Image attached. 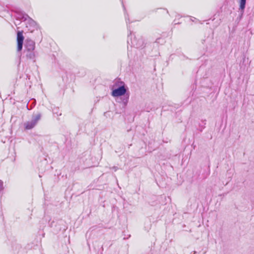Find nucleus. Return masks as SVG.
Instances as JSON below:
<instances>
[{
	"label": "nucleus",
	"mask_w": 254,
	"mask_h": 254,
	"mask_svg": "<svg viewBox=\"0 0 254 254\" xmlns=\"http://www.w3.org/2000/svg\"><path fill=\"white\" fill-rule=\"evenodd\" d=\"M122 5H123V7L124 8V12H125V19H126V22L127 23V24L128 23H130L129 22V18H128V16L127 14H126V8L124 6V4L123 3V2H122Z\"/></svg>",
	"instance_id": "f8f14e48"
},
{
	"label": "nucleus",
	"mask_w": 254,
	"mask_h": 254,
	"mask_svg": "<svg viewBox=\"0 0 254 254\" xmlns=\"http://www.w3.org/2000/svg\"><path fill=\"white\" fill-rule=\"evenodd\" d=\"M201 123L199 125V130L202 131L203 129L205 127V125H206V120H201Z\"/></svg>",
	"instance_id": "9b49d317"
},
{
	"label": "nucleus",
	"mask_w": 254,
	"mask_h": 254,
	"mask_svg": "<svg viewBox=\"0 0 254 254\" xmlns=\"http://www.w3.org/2000/svg\"><path fill=\"white\" fill-rule=\"evenodd\" d=\"M246 0H240L239 9L240 10L241 12L242 13L244 12V9L246 7Z\"/></svg>",
	"instance_id": "9d476101"
},
{
	"label": "nucleus",
	"mask_w": 254,
	"mask_h": 254,
	"mask_svg": "<svg viewBox=\"0 0 254 254\" xmlns=\"http://www.w3.org/2000/svg\"><path fill=\"white\" fill-rule=\"evenodd\" d=\"M111 95L114 97H117V101L123 104L125 107L128 102L129 98V93L128 88L123 81H117L111 87Z\"/></svg>",
	"instance_id": "f257e3e1"
},
{
	"label": "nucleus",
	"mask_w": 254,
	"mask_h": 254,
	"mask_svg": "<svg viewBox=\"0 0 254 254\" xmlns=\"http://www.w3.org/2000/svg\"><path fill=\"white\" fill-rule=\"evenodd\" d=\"M36 105V100H34L32 101L30 108H28V105H27L28 110H31Z\"/></svg>",
	"instance_id": "ddd939ff"
},
{
	"label": "nucleus",
	"mask_w": 254,
	"mask_h": 254,
	"mask_svg": "<svg viewBox=\"0 0 254 254\" xmlns=\"http://www.w3.org/2000/svg\"><path fill=\"white\" fill-rule=\"evenodd\" d=\"M127 29L129 31V35H128L127 38V44L131 46V47H133L135 48H141L144 45V40L141 38L139 37L137 38L135 36L132 35V32L128 29V27L127 26Z\"/></svg>",
	"instance_id": "f03ea898"
},
{
	"label": "nucleus",
	"mask_w": 254,
	"mask_h": 254,
	"mask_svg": "<svg viewBox=\"0 0 254 254\" xmlns=\"http://www.w3.org/2000/svg\"><path fill=\"white\" fill-rule=\"evenodd\" d=\"M64 222L62 220H58V221H52L51 222H49V226L51 227H55L56 230L57 231H60L62 229V228L61 227H58V224H61L63 223Z\"/></svg>",
	"instance_id": "6e6552de"
},
{
	"label": "nucleus",
	"mask_w": 254,
	"mask_h": 254,
	"mask_svg": "<svg viewBox=\"0 0 254 254\" xmlns=\"http://www.w3.org/2000/svg\"><path fill=\"white\" fill-rule=\"evenodd\" d=\"M174 24H179V23H180L179 22H177V21H176V20H175L174 21Z\"/></svg>",
	"instance_id": "a211bd4d"
},
{
	"label": "nucleus",
	"mask_w": 254,
	"mask_h": 254,
	"mask_svg": "<svg viewBox=\"0 0 254 254\" xmlns=\"http://www.w3.org/2000/svg\"><path fill=\"white\" fill-rule=\"evenodd\" d=\"M41 114L38 113L32 116L31 121L25 122L24 124L26 129H31L34 128L37 124L38 122L41 118Z\"/></svg>",
	"instance_id": "7ed1b4c3"
},
{
	"label": "nucleus",
	"mask_w": 254,
	"mask_h": 254,
	"mask_svg": "<svg viewBox=\"0 0 254 254\" xmlns=\"http://www.w3.org/2000/svg\"><path fill=\"white\" fill-rule=\"evenodd\" d=\"M53 113H54V114H58V113H57V111H56V112H55L54 111H53Z\"/></svg>",
	"instance_id": "aec40b11"
},
{
	"label": "nucleus",
	"mask_w": 254,
	"mask_h": 254,
	"mask_svg": "<svg viewBox=\"0 0 254 254\" xmlns=\"http://www.w3.org/2000/svg\"><path fill=\"white\" fill-rule=\"evenodd\" d=\"M188 57H187L186 56H185L184 55H182L181 56H180V59L181 60H185L186 59H188Z\"/></svg>",
	"instance_id": "dca6fc26"
},
{
	"label": "nucleus",
	"mask_w": 254,
	"mask_h": 254,
	"mask_svg": "<svg viewBox=\"0 0 254 254\" xmlns=\"http://www.w3.org/2000/svg\"><path fill=\"white\" fill-rule=\"evenodd\" d=\"M160 41H163V40L161 38H158L156 39L155 42L157 43H159L160 42Z\"/></svg>",
	"instance_id": "f3484780"
},
{
	"label": "nucleus",
	"mask_w": 254,
	"mask_h": 254,
	"mask_svg": "<svg viewBox=\"0 0 254 254\" xmlns=\"http://www.w3.org/2000/svg\"><path fill=\"white\" fill-rule=\"evenodd\" d=\"M34 51V50L24 51V53L27 59L30 60H34L35 59V55Z\"/></svg>",
	"instance_id": "1a4fd4ad"
},
{
	"label": "nucleus",
	"mask_w": 254,
	"mask_h": 254,
	"mask_svg": "<svg viewBox=\"0 0 254 254\" xmlns=\"http://www.w3.org/2000/svg\"><path fill=\"white\" fill-rule=\"evenodd\" d=\"M62 115L61 113H60L59 114H57V116H61Z\"/></svg>",
	"instance_id": "412c9836"
},
{
	"label": "nucleus",
	"mask_w": 254,
	"mask_h": 254,
	"mask_svg": "<svg viewBox=\"0 0 254 254\" xmlns=\"http://www.w3.org/2000/svg\"><path fill=\"white\" fill-rule=\"evenodd\" d=\"M25 22L26 27L30 32H33L35 29H37L38 25L36 22L30 17Z\"/></svg>",
	"instance_id": "20e7f679"
},
{
	"label": "nucleus",
	"mask_w": 254,
	"mask_h": 254,
	"mask_svg": "<svg viewBox=\"0 0 254 254\" xmlns=\"http://www.w3.org/2000/svg\"><path fill=\"white\" fill-rule=\"evenodd\" d=\"M24 38L22 34V31H18L17 34V51H21L22 49L23 41Z\"/></svg>",
	"instance_id": "39448f33"
},
{
	"label": "nucleus",
	"mask_w": 254,
	"mask_h": 254,
	"mask_svg": "<svg viewBox=\"0 0 254 254\" xmlns=\"http://www.w3.org/2000/svg\"><path fill=\"white\" fill-rule=\"evenodd\" d=\"M114 169L116 171L117 170V167H114Z\"/></svg>",
	"instance_id": "6ab92c4d"
},
{
	"label": "nucleus",
	"mask_w": 254,
	"mask_h": 254,
	"mask_svg": "<svg viewBox=\"0 0 254 254\" xmlns=\"http://www.w3.org/2000/svg\"><path fill=\"white\" fill-rule=\"evenodd\" d=\"M28 14L21 11L16 12L15 18L16 20L26 21L29 18Z\"/></svg>",
	"instance_id": "0eeeda50"
},
{
	"label": "nucleus",
	"mask_w": 254,
	"mask_h": 254,
	"mask_svg": "<svg viewBox=\"0 0 254 254\" xmlns=\"http://www.w3.org/2000/svg\"><path fill=\"white\" fill-rule=\"evenodd\" d=\"M24 47V51L34 50L35 48V43L32 40L26 39L25 42Z\"/></svg>",
	"instance_id": "423d86ee"
},
{
	"label": "nucleus",
	"mask_w": 254,
	"mask_h": 254,
	"mask_svg": "<svg viewBox=\"0 0 254 254\" xmlns=\"http://www.w3.org/2000/svg\"><path fill=\"white\" fill-rule=\"evenodd\" d=\"M3 190V182L0 180V191Z\"/></svg>",
	"instance_id": "2eb2a0df"
},
{
	"label": "nucleus",
	"mask_w": 254,
	"mask_h": 254,
	"mask_svg": "<svg viewBox=\"0 0 254 254\" xmlns=\"http://www.w3.org/2000/svg\"><path fill=\"white\" fill-rule=\"evenodd\" d=\"M233 174V171L231 170H229L227 171V175L228 176V178L231 179L232 175Z\"/></svg>",
	"instance_id": "4468645a"
}]
</instances>
